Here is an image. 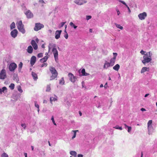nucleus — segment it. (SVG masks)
I'll list each match as a JSON object with an SVG mask.
<instances>
[{
    "instance_id": "10",
    "label": "nucleus",
    "mask_w": 157,
    "mask_h": 157,
    "mask_svg": "<svg viewBox=\"0 0 157 157\" xmlns=\"http://www.w3.org/2000/svg\"><path fill=\"white\" fill-rule=\"evenodd\" d=\"M68 76L70 78V80L71 82H74L75 81L76 78L72 73H69Z\"/></svg>"
},
{
    "instance_id": "27",
    "label": "nucleus",
    "mask_w": 157,
    "mask_h": 157,
    "mask_svg": "<svg viewBox=\"0 0 157 157\" xmlns=\"http://www.w3.org/2000/svg\"><path fill=\"white\" fill-rule=\"evenodd\" d=\"M34 102L35 106L37 108V111L38 112H39V106L38 104H37V102L36 101H35Z\"/></svg>"
},
{
    "instance_id": "13",
    "label": "nucleus",
    "mask_w": 157,
    "mask_h": 157,
    "mask_svg": "<svg viewBox=\"0 0 157 157\" xmlns=\"http://www.w3.org/2000/svg\"><path fill=\"white\" fill-rule=\"evenodd\" d=\"M62 32V30H57L55 32V38L56 39H58L60 37V35Z\"/></svg>"
},
{
    "instance_id": "44",
    "label": "nucleus",
    "mask_w": 157,
    "mask_h": 157,
    "mask_svg": "<svg viewBox=\"0 0 157 157\" xmlns=\"http://www.w3.org/2000/svg\"><path fill=\"white\" fill-rule=\"evenodd\" d=\"M2 91H3V92H4V91L5 90H7V88L6 87H3L2 89Z\"/></svg>"
},
{
    "instance_id": "12",
    "label": "nucleus",
    "mask_w": 157,
    "mask_h": 157,
    "mask_svg": "<svg viewBox=\"0 0 157 157\" xmlns=\"http://www.w3.org/2000/svg\"><path fill=\"white\" fill-rule=\"evenodd\" d=\"M25 14L27 17L28 18H30L33 17V14L29 10L27 11L25 13Z\"/></svg>"
},
{
    "instance_id": "62",
    "label": "nucleus",
    "mask_w": 157,
    "mask_h": 157,
    "mask_svg": "<svg viewBox=\"0 0 157 157\" xmlns=\"http://www.w3.org/2000/svg\"><path fill=\"white\" fill-rule=\"evenodd\" d=\"M31 148H32V149L33 151V149H34V147H33V146H31Z\"/></svg>"
},
{
    "instance_id": "45",
    "label": "nucleus",
    "mask_w": 157,
    "mask_h": 157,
    "mask_svg": "<svg viewBox=\"0 0 157 157\" xmlns=\"http://www.w3.org/2000/svg\"><path fill=\"white\" fill-rule=\"evenodd\" d=\"M91 16H87L86 17V19L87 20H89L90 19H91Z\"/></svg>"
},
{
    "instance_id": "47",
    "label": "nucleus",
    "mask_w": 157,
    "mask_h": 157,
    "mask_svg": "<svg viewBox=\"0 0 157 157\" xmlns=\"http://www.w3.org/2000/svg\"><path fill=\"white\" fill-rule=\"evenodd\" d=\"M21 126L22 127H23L24 129H25L26 127V126L25 124H21Z\"/></svg>"
},
{
    "instance_id": "42",
    "label": "nucleus",
    "mask_w": 157,
    "mask_h": 157,
    "mask_svg": "<svg viewBox=\"0 0 157 157\" xmlns=\"http://www.w3.org/2000/svg\"><path fill=\"white\" fill-rule=\"evenodd\" d=\"M128 132H130L131 131L132 127H131L129 126V127H128Z\"/></svg>"
},
{
    "instance_id": "34",
    "label": "nucleus",
    "mask_w": 157,
    "mask_h": 157,
    "mask_svg": "<svg viewBox=\"0 0 157 157\" xmlns=\"http://www.w3.org/2000/svg\"><path fill=\"white\" fill-rule=\"evenodd\" d=\"M1 157H9L8 155L6 153H3L1 156Z\"/></svg>"
},
{
    "instance_id": "15",
    "label": "nucleus",
    "mask_w": 157,
    "mask_h": 157,
    "mask_svg": "<svg viewBox=\"0 0 157 157\" xmlns=\"http://www.w3.org/2000/svg\"><path fill=\"white\" fill-rule=\"evenodd\" d=\"M36 61V58L35 56H33L30 59V64L33 66L34 65Z\"/></svg>"
},
{
    "instance_id": "7",
    "label": "nucleus",
    "mask_w": 157,
    "mask_h": 157,
    "mask_svg": "<svg viewBox=\"0 0 157 157\" xmlns=\"http://www.w3.org/2000/svg\"><path fill=\"white\" fill-rule=\"evenodd\" d=\"M6 77V70L2 69L0 73V79H3Z\"/></svg>"
},
{
    "instance_id": "61",
    "label": "nucleus",
    "mask_w": 157,
    "mask_h": 157,
    "mask_svg": "<svg viewBox=\"0 0 157 157\" xmlns=\"http://www.w3.org/2000/svg\"><path fill=\"white\" fill-rule=\"evenodd\" d=\"M24 155L25 157H27V154L26 153H25Z\"/></svg>"
},
{
    "instance_id": "50",
    "label": "nucleus",
    "mask_w": 157,
    "mask_h": 157,
    "mask_svg": "<svg viewBox=\"0 0 157 157\" xmlns=\"http://www.w3.org/2000/svg\"><path fill=\"white\" fill-rule=\"evenodd\" d=\"M65 22H62L61 23V25L60 27H62L63 26L64 24H65Z\"/></svg>"
},
{
    "instance_id": "26",
    "label": "nucleus",
    "mask_w": 157,
    "mask_h": 157,
    "mask_svg": "<svg viewBox=\"0 0 157 157\" xmlns=\"http://www.w3.org/2000/svg\"><path fill=\"white\" fill-rule=\"evenodd\" d=\"M11 29H12L15 27V24L14 22H13L10 26Z\"/></svg>"
},
{
    "instance_id": "46",
    "label": "nucleus",
    "mask_w": 157,
    "mask_h": 157,
    "mask_svg": "<svg viewBox=\"0 0 157 157\" xmlns=\"http://www.w3.org/2000/svg\"><path fill=\"white\" fill-rule=\"evenodd\" d=\"M146 52H145L143 50H141L140 52V53H141L142 55H144V54H145V53Z\"/></svg>"
},
{
    "instance_id": "6",
    "label": "nucleus",
    "mask_w": 157,
    "mask_h": 157,
    "mask_svg": "<svg viewBox=\"0 0 157 157\" xmlns=\"http://www.w3.org/2000/svg\"><path fill=\"white\" fill-rule=\"evenodd\" d=\"M17 67V64L14 63H12L10 64L9 69L10 71H13Z\"/></svg>"
},
{
    "instance_id": "5",
    "label": "nucleus",
    "mask_w": 157,
    "mask_h": 157,
    "mask_svg": "<svg viewBox=\"0 0 157 157\" xmlns=\"http://www.w3.org/2000/svg\"><path fill=\"white\" fill-rule=\"evenodd\" d=\"M44 25L40 23H36L35 24V26L34 28V30L36 31H37L40 30L42 28L44 27Z\"/></svg>"
},
{
    "instance_id": "25",
    "label": "nucleus",
    "mask_w": 157,
    "mask_h": 157,
    "mask_svg": "<svg viewBox=\"0 0 157 157\" xmlns=\"http://www.w3.org/2000/svg\"><path fill=\"white\" fill-rule=\"evenodd\" d=\"M70 154L71 155L74 156L75 157H76L77 156V153L76 152L74 151H71L70 152Z\"/></svg>"
},
{
    "instance_id": "20",
    "label": "nucleus",
    "mask_w": 157,
    "mask_h": 157,
    "mask_svg": "<svg viewBox=\"0 0 157 157\" xmlns=\"http://www.w3.org/2000/svg\"><path fill=\"white\" fill-rule=\"evenodd\" d=\"M152 123V120H149L148 121L147 123V127L149 131V132L150 130L151 129L152 127V126L151 125Z\"/></svg>"
},
{
    "instance_id": "56",
    "label": "nucleus",
    "mask_w": 157,
    "mask_h": 157,
    "mask_svg": "<svg viewBox=\"0 0 157 157\" xmlns=\"http://www.w3.org/2000/svg\"><path fill=\"white\" fill-rule=\"evenodd\" d=\"M90 75V74L89 73H85V75H84L83 76H88V75Z\"/></svg>"
},
{
    "instance_id": "58",
    "label": "nucleus",
    "mask_w": 157,
    "mask_h": 157,
    "mask_svg": "<svg viewBox=\"0 0 157 157\" xmlns=\"http://www.w3.org/2000/svg\"><path fill=\"white\" fill-rule=\"evenodd\" d=\"M79 115L80 116H82V113L80 111H79Z\"/></svg>"
},
{
    "instance_id": "63",
    "label": "nucleus",
    "mask_w": 157,
    "mask_h": 157,
    "mask_svg": "<svg viewBox=\"0 0 157 157\" xmlns=\"http://www.w3.org/2000/svg\"><path fill=\"white\" fill-rule=\"evenodd\" d=\"M36 41L37 42H38L39 41V40L38 38H36Z\"/></svg>"
},
{
    "instance_id": "19",
    "label": "nucleus",
    "mask_w": 157,
    "mask_h": 157,
    "mask_svg": "<svg viewBox=\"0 0 157 157\" xmlns=\"http://www.w3.org/2000/svg\"><path fill=\"white\" fill-rule=\"evenodd\" d=\"M33 49L32 46L30 45L28 47L27 51L28 53L31 54L33 52Z\"/></svg>"
},
{
    "instance_id": "31",
    "label": "nucleus",
    "mask_w": 157,
    "mask_h": 157,
    "mask_svg": "<svg viewBox=\"0 0 157 157\" xmlns=\"http://www.w3.org/2000/svg\"><path fill=\"white\" fill-rule=\"evenodd\" d=\"M70 25L71 27H73L74 29H76L77 28V26L75 25L72 22L70 23Z\"/></svg>"
},
{
    "instance_id": "33",
    "label": "nucleus",
    "mask_w": 157,
    "mask_h": 157,
    "mask_svg": "<svg viewBox=\"0 0 157 157\" xmlns=\"http://www.w3.org/2000/svg\"><path fill=\"white\" fill-rule=\"evenodd\" d=\"M23 63L21 62H20L18 65V69L21 70L22 67Z\"/></svg>"
},
{
    "instance_id": "57",
    "label": "nucleus",
    "mask_w": 157,
    "mask_h": 157,
    "mask_svg": "<svg viewBox=\"0 0 157 157\" xmlns=\"http://www.w3.org/2000/svg\"><path fill=\"white\" fill-rule=\"evenodd\" d=\"M107 83L106 82L105 84V85H104V87L105 88H107Z\"/></svg>"
},
{
    "instance_id": "43",
    "label": "nucleus",
    "mask_w": 157,
    "mask_h": 157,
    "mask_svg": "<svg viewBox=\"0 0 157 157\" xmlns=\"http://www.w3.org/2000/svg\"><path fill=\"white\" fill-rule=\"evenodd\" d=\"M119 2H121V3H122V4H123L125 5L126 6H127V5L126 4V3L125 2H124L123 1H121V0H119Z\"/></svg>"
},
{
    "instance_id": "28",
    "label": "nucleus",
    "mask_w": 157,
    "mask_h": 157,
    "mask_svg": "<svg viewBox=\"0 0 157 157\" xmlns=\"http://www.w3.org/2000/svg\"><path fill=\"white\" fill-rule=\"evenodd\" d=\"M72 131L74 133V135L73 136V137H72V139H73L74 138H75L76 137V132H78V130H73Z\"/></svg>"
},
{
    "instance_id": "48",
    "label": "nucleus",
    "mask_w": 157,
    "mask_h": 157,
    "mask_svg": "<svg viewBox=\"0 0 157 157\" xmlns=\"http://www.w3.org/2000/svg\"><path fill=\"white\" fill-rule=\"evenodd\" d=\"M64 36L66 39H67L68 38V35L67 33H66L65 34Z\"/></svg>"
},
{
    "instance_id": "18",
    "label": "nucleus",
    "mask_w": 157,
    "mask_h": 157,
    "mask_svg": "<svg viewBox=\"0 0 157 157\" xmlns=\"http://www.w3.org/2000/svg\"><path fill=\"white\" fill-rule=\"evenodd\" d=\"M115 57V56L114 57H113L110 59V61L109 63L110 64V65H111V66H113L116 60Z\"/></svg>"
},
{
    "instance_id": "40",
    "label": "nucleus",
    "mask_w": 157,
    "mask_h": 157,
    "mask_svg": "<svg viewBox=\"0 0 157 157\" xmlns=\"http://www.w3.org/2000/svg\"><path fill=\"white\" fill-rule=\"evenodd\" d=\"M47 65V63H43L41 66V67H46Z\"/></svg>"
},
{
    "instance_id": "59",
    "label": "nucleus",
    "mask_w": 157,
    "mask_h": 157,
    "mask_svg": "<svg viewBox=\"0 0 157 157\" xmlns=\"http://www.w3.org/2000/svg\"><path fill=\"white\" fill-rule=\"evenodd\" d=\"M149 95V94H146L145 96H144V97H147L148 95Z\"/></svg>"
},
{
    "instance_id": "41",
    "label": "nucleus",
    "mask_w": 157,
    "mask_h": 157,
    "mask_svg": "<svg viewBox=\"0 0 157 157\" xmlns=\"http://www.w3.org/2000/svg\"><path fill=\"white\" fill-rule=\"evenodd\" d=\"M18 90L20 92V93H22V92H23V90H22L21 88V86H19L18 88Z\"/></svg>"
},
{
    "instance_id": "39",
    "label": "nucleus",
    "mask_w": 157,
    "mask_h": 157,
    "mask_svg": "<svg viewBox=\"0 0 157 157\" xmlns=\"http://www.w3.org/2000/svg\"><path fill=\"white\" fill-rule=\"evenodd\" d=\"M43 54L42 53H39L38 55H37V57H38V58H40V57H41L43 56Z\"/></svg>"
},
{
    "instance_id": "17",
    "label": "nucleus",
    "mask_w": 157,
    "mask_h": 157,
    "mask_svg": "<svg viewBox=\"0 0 157 157\" xmlns=\"http://www.w3.org/2000/svg\"><path fill=\"white\" fill-rule=\"evenodd\" d=\"M149 71V67H144L142 68L141 71V73H143L146 71Z\"/></svg>"
},
{
    "instance_id": "23",
    "label": "nucleus",
    "mask_w": 157,
    "mask_h": 157,
    "mask_svg": "<svg viewBox=\"0 0 157 157\" xmlns=\"http://www.w3.org/2000/svg\"><path fill=\"white\" fill-rule=\"evenodd\" d=\"M120 66L119 65L117 64L113 67V69L116 71H118L120 68Z\"/></svg>"
},
{
    "instance_id": "14",
    "label": "nucleus",
    "mask_w": 157,
    "mask_h": 157,
    "mask_svg": "<svg viewBox=\"0 0 157 157\" xmlns=\"http://www.w3.org/2000/svg\"><path fill=\"white\" fill-rule=\"evenodd\" d=\"M31 44L33 46L34 49L36 50L38 48L37 45L35 41L34 40H32L31 41Z\"/></svg>"
},
{
    "instance_id": "4",
    "label": "nucleus",
    "mask_w": 157,
    "mask_h": 157,
    "mask_svg": "<svg viewBox=\"0 0 157 157\" xmlns=\"http://www.w3.org/2000/svg\"><path fill=\"white\" fill-rule=\"evenodd\" d=\"M17 27L19 30L23 34L25 33V30L24 28V25L21 21H20L17 24Z\"/></svg>"
},
{
    "instance_id": "53",
    "label": "nucleus",
    "mask_w": 157,
    "mask_h": 157,
    "mask_svg": "<svg viewBox=\"0 0 157 157\" xmlns=\"http://www.w3.org/2000/svg\"><path fill=\"white\" fill-rule=\"evenodd\" d=\"M127 7V8L128 9V12L129 13H130L131 12V10H130L129 8V7L127 6H126Z\"/></svg>"
},
{
    "instance_id": "38",
    "label": "nucleus",
    "mask_w": 157,
    "mask_h": 157,
    "mask_svg": "<svg viewBox=\"0 0 157 157\" xmlns=\"http://www.w3.org/2000/svg\"><path fill=\"white\" fill-rule=\"evenodd\" d=\"M81 72L82 75L83 76L86 73L85 69L84 68L82 69V70Z\"/></svg>"
},
{
    "instance_id": "55",
    "label": "nucleus",
    "mask_w": 157,
    "mask_h": 157,
    "mask_svg": "<svg viewBox=\"0 0 157 157\" xmlns=\"http://www.w3.org/2000/svg\"><path fill=\"white\" fill-rule=\"evenodd\" d=\"M140 110L142 111H145L146 110V109L144 108H141Z\"/></svg>"
},
{
    "instance_id": "49",
    "label": "nucleus",
    "mask_w": 157,
    "mask_h": 157,
    "mask_svg": "<svg viewBox=\"0 0 157 157\" xmlns=\"http://www.w3.org/2000/svg\"><path fill=\"white\" fill-rule=\"evenodd\" d=\"M113 55L114 56L113 57H114L115 56V59H116V57L117 55V53H113Z\"/></svg>"
},
{
    "instance_id": "8",
    "label": "nucleus",
    "mask_w": 157,
    "mask_h": 157,
    "mask_svg": "<svg viewBox=\"0 0 157 157\" xmlns=\"http://www.w3.org/2000/svg\"><path fill=\"white\" fill-rule=\"evenodd\" d=\"M147 16V13L146 12H145L142 13H140L138 15L139 19L141 20H143Z\"/></svg>"
},
{
    "instance_id": "21",
    "label": "nucleus",
    "mask_w": 157,
    "mask_h": 157,
    "mask_svg": "<svg viewBox=\"0 0 157 157\" xmlns=\"http://www.w3.org/2000/svg\"><path fill=\"white\" fill-rule=\"evenodd\" d=\"M32 75L34 80H36V79L38 78L37 75L35 73L32 72Z\"/></svg>"
},
{
    "instance_id": "29",
    "label": "nucleus",
    "mask_w": 157,
    "mask_h": 157,
    "mask_svg": "<svg viewBox=\"0 0 157 157\" xmlns=\"http://www.w3.org/2000/svg\"><path fill=\"white\" fill-rule=\"evenodd\" d=\"M115 25L117 28H119L121 30L123 29V27L121 26L120 25L115 24Z\"/></svg>"
},
{
    "instance_id": "52",
    "label": "nucleus",
    "mask_w": 157,
    "mask_h": 157,
    "mask_svg": "<svg viewBox=\"0 0 157 157\" xmlns=\"http://www.w3.org/2000/svg\"><path fill=\"white\" fill-rule=\"evenodd\" d=\"M83 155L81 154H78V157H83Z\"/></svg>"
},
{
    "instance_id": "60",
    "label": "nucleus",
    "mask_w": 157,
    "mask_h": 157,
    "mask_svg": "<svg viewBox=\"0 0 157 157\" xmlns=\"http://www.w3.org/2000/svg\"><path fill=\"white\" fill-rule=\"evenodd\" d=\"M124 126H125V128H128V127H129L128 126V125H127L126 124H124Z\"/></svg>"
},
{
    "instance_id": "35",
    "label": "nucleus",
    "mask_w": 157,
    "mask_h": 157,
    "mask_svg": "<svg viewBox=\"0 0 157 157\" xmlns=\"http://www.w3.org/2000/svg\"><path fill=\"white\" fill-rule=\"evenodd\" d=\"M116 129H119L120 130H122V127H119L118 126H116L115 127H114Z\"/></svg>"
},
{
    "instance_id": "51",
    "label": "nucleus",
    "mask_w": 157,
    "mask_h": 157,
    "mask_svg": "<svg viewBox=\"0 0 157 157\" xmlns=\"http://www.w3.org/2000/svg\"><path fill=\"white\" fill-rule=\"evenodd\" d=\"M39 2H40V3H45V2L43 0H39Z\"/></svg>"
},
{
    "instance_id": "11",
    "label": "nucleus",
    "mask_w": 157,
    "mask_h": 157,
    "mask_svg": "<svg viewBox=\"0 0 157 157\" xmlns=\"http://www.w3.org/2000/svg\"><path fill=\"white\" fill-rule=\"evenodd\" d=\"M18 31L16 29H13L11 32V35L13 38H15L17 35Z\"/></svg>"
},
{
    "instance_id": "1",
    "label": "nucleus",
    "mask_w": 157,
    "mask_h": 157,
    "mask_svg": "<svg viewBox=\"0 0 157 157\" xmlns=\"http://www.w3.org/2000/svg\"><path fill=\"white\" fill-rule=\"evenodd\" d=\"M56 45L53 43H50L48 45V52H50V50L52 48V52L53 53L55 60L56 62H58V52L56 48Z\"/></svg>"
},
{
    "instance_id": "37",
    "label": "nucleus",
    "mask_w": 157,
    "mask_h": 157,
    "mask_svg": "<svg viewBox=\"0 0 157 157\" xmlns=\"http://www.w3.org/2000/svg\"><path fill=\"white\" fill-rule=\"evenodd\" d=\"M57 100V99L54 98H50V101H55Z\"/></svg>"
},
{
    "instance_id": "30",
    "label": "nucleus",
    "mask_w": 157,
    "mask_h": 157,
    "mask_svg": "<svg viewBox=\"0 0 157 157\" xmlns=\"http://www.w3.org/2000/svg\"><path fill=\"white\" fill-rule=\"evenodd\" d=\"M50 84L48 85L47 86L46 91L49 92L51 90Z\"/></svg>"
},
{
    "instance_id": "54",
    "label": "nucleus",
    "mask_w": 157,
    "mask_h": 157,
    "mask_svg": "<svg viewBox=\"0 0 157 157\" xmlns=\"http://www.w3.org/2000/svg\"><path fill=\"white\" fill-rule=\"evenodd\" d=\"M117 14L118 15H119L120 14V12L118 10H117Z\"/></svg>"
},
{
    "instance_id": "2",
    "label": "nucleus",
    "mask_w": 157,
    "mask_h": 157,
    "mask_svg": "<svg viewBox=\"0 0 157 157\" xmlns=\"http://www.w3.org/2000/svg\"><path fill=\"white\" fill-rule=\"evenodd\" d=\"M152 53L151 52H147L143 56V60H142V63L145 65L146 63H148L152 60L151 56Z\"/></svg>"
},
{
    "instance_id": "22",
    "label": "nucleus",
    "mask_w": 157,
    "mask_h": 157,
    "mask_svg": "<svg viewBox=\"0 0 157 157\" xmlns=\"http://www.w3.org/2000/svg\"><path fill=\"white\" fill-rule=\"evenodd\" d=\"M48 58V57L47 56H45L43 58L41 59H40V61L41 62H45L47 60Z\"/></svg>"
},
{
    "instance_id": "9",
    "label": "nucleus",
    "mask_w": 157,
    "mask_h": 157,
    "mask_svg": "<svg viewBox=\"0 0 157 157\" xmlns=\"http://www.w3.org/2000/svg\"><path fill=\"white\" fill-rule=\"evenodd\" d=\"M74 2L76 4L81 5L84 3H86L87 2L86 0H75Z\"/></svg>"
},
{
    "instance_id": "64",
    "label": "nucleus",
    "mask_w": 157,
    "mask_h": 157,
    "mask_svg": "<svg viewBox=\"0 0 157 157\" xmlns=\"http://www.w3.org/2000/svg\"><path fill=\"white\" fill-rule=\"evenodd\" d=\"M143 152H141V157H143Z\"/></svg>"
},
{
    "instance_id": "16",
    "label": "nucleus",
    "mask_w": 157,
    "mask_h": 157,
    "mask_svg": "<svg viewBox=\"0 0 157 157\" xmlns=\"http://www.w3.org/2000/svg\"><path fill=\"white\" fill-rule=\"evenodd\" d=\"M110 66H111V65H110V63L107 61H105L103 66L104 68L107 69Z\"/></svg>"
},
{
    "instance_id": "32",
    "label": "nucleus",
    "mask_w": 157,
    "mask_h": 157,
    "mask_svg": "<svg viewBox=\"0 0 157 157\" xmlns=\"http://www.w3.org/2000/svg\"><path fill=\"white\" fill-rule=\"evenodd\" d=\"M14 86L15 85L13 83H11L10 85L9 86V87L11 90H13L14 89Z\"/></svg>"
},
{
    "instance_id": "3",
    "label": "nucleus",
    "mask_w": 157,
    "mask_h": 157,
    "mask_svg": "<svg viewBox=\"0 0 157 157\" xmlns=\"http://www.w3.org/2000/svg\"><path fill=\"white\" fill-rule=\"evenodd\" d=\"M49 70L52 74V75L50 77V80H52L57 78L58 73L55 68L52 66H50Z\"/></svg>"
},
{
    "instance_id": "24",
    "label": "nucleus",
    "mask_w": 157,
    "mask_h": 157,
    "mask_svg": "<svg viewBox=\"0 0 157 157\" xmlns=\"http://www.w3.org/2000/svg\"><path fill=\"white\" fill-rule=\"evenodd\" d=\"M65 83L64 80L63 78H62L59 81V83L60 84L63 85H64Z\"/></svg>"
},
{
    "instance_id": "36",
    "label": "nucleus",
    "mask_w": 157,
    "mask_h": 157,
    "mask_svg": "<svg viewBox=\"0 0 157 157\" xmlns=\"http://www.w3.org/2000/svg\"><path fill=\"white\" fill-rule=\"evenodd\" d=\"M51 120H52V122H53V124H54L56 125V124L55 121L53 116H52V118H51Z\"/></svg>"
}]
</instances>
